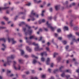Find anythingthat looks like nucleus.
I'll list each match as a JSON object with an SVG mask.
<instances>
[{
  "label": "nucleus",
  "instance_id": "19",
  "mask_svg": "<svg viewBox=\"0 0 79 79\" xmlns=\"http://www.w3.org/2000/svg\"><path fill=\"white\" fill-rule=\"evenodd\" d=\"M37 63V61L35 59H34L33 61V64H36Z\"/></svg>",
  "mask_w": 79,
  "mask_h": 79
},
{
  "label": "nucleus",
  "instance_id": "33",
  "mask_svg": "<svg viewBox=\"0 0 79 79\" xmlns=\"http://www.w3.org/2000/svg\"><path fill=\"white\" fill-rule=\"evenodd\" d=\"M57 72H58V70L57 69H56V70H55L54 71V73H57Z\"/></svg>",
  "mask_w": 79,
  "mask_h": 79
},
{
  "label": "nucleus",
  "instance_id": "32",
  "mask_svg": "<svg viewBox=\"0 0 79 79\" xmlns=\"http://www.w3.org/2000/svg\"><path fill=\"white\" fill-rule=\"evenodd\" d=\"M57 60L58 61H60V60H61V57H58L57 59Z\"/></svg>",
  "mask_w": 79,
  "mask_h": 79
},
{
  "label": "nucleus",
  "instance_id": "24",
  "mask_svg": "<svg viewBox=\"0 0 79 79\" xmlns=\"http://www.w3.org/2000/svg\"><path fill=\"white\" fill-rule=\"evenodd\" d=\"M74 37V36L73 35L71 34L68 35V38H70V37Z\"/></svg>",
  "mask_w": 79,
  "mask_h": 79
},
{
  "label": "nucleus",
  "instance_id": "48",
  "mask_svg": "<svg viewBox=\"0 0 79 79\" xmlns=\"http://www.w3.org/2000/svg\"><path fill=\"white\" fill-rule=\"evenodd\" d=\"M58 39H59V40H61L62 39V38L61 37H59L58 38Z\"/></svg>",
  "mask_w": 79,
  "mask_h": 79
},
{
  "label": "nucleus",
  "instance_id": "15",
  "mask_svg": "<svg viewBox=\"0 0 79 79\" xmlns=\"http://www.w3.org/2000/svg\"><path fill=\"white\" fill-rule=\"evenodd\" d=\"M45 55L46 56H47V53H46V52H44L43 53H41V55L42 56H43V55Z\"/></svg>",
  "mask_w": 79,
  "mask_h": 79
},
{
  "label": "nucleus",
  "instance_id": "50",
  "mask_svg": "<svg viewBox=\"0 0 79 79\" xmlns=\"http://www.w3.org/2000/svg\"><path fill=\"white\" fill-rule=\"evenodd\" d=\"M49 10H50V11L51 12H52V8H51L49 9Z\"/></svg>",
  "mask_w": 79,
  "mask_h": 79
},
{
  "label": "nucleus",
  "instance_id": "61",
  "mask_svg": "<svg viewBox=\"0 0 79 79\" xmlns=\"http://www.w3.org/2000/svg\"><path fill=\"white\" fill-rule=\"evenodd\" d=\"M47 45H48V46H49V45H50V43H49V42H48L47 43Z\"/></svg>",
  "mask_w": 79,
  "mask_h": 79
},
{
  "label": "nucleus",
  "instance_id": "57",
  "mask_svg": "<svg viewBox=\"0 0 79 79\" xmlns=\"http://www.w3.org/2000/svg\"><path fill=\"white\" fill-rule=\"evenodd\" d=\"M32 73H35V71L34 70H31Z\"/></svg>",
  "mask_w": 79,
  "mask_h": 79
},
{
  "label": "nucleus",
  "instance_id": "51",
  "mask_svg": "<svg viewBox=\"0 0 79 79\" xmlns=\"http://www.w3.org/2000/svg\"><path fill=\"white\" fill-rule=\"evenodd\" d=\"M18 18V16H16L15 18V20H16V19Z\"/></svg>",
  "mask_w": 79,
  "mask_h": 79
},
{
  "label": "nucleus",
  "instance_id": "9",
  "mask_svg": "<svg viewBox=\"0 0 79 79\" xmlns=\"http://www.w3.org/2000/svg\"><path fill=\"white\" fill-rule=\"evenodd\" d=\"M9 7H0V12L2 11L3 10H6L7 8H8Z\"/></svg>",
  "mask_w": 79,
  "mask_h": 79
},
{
  "label": "nucleus",
  "instance_id": "35",
  "mask_svg": "<svg viewBox=\"0 0 79 79\" xmlns=\"http://www.w3.org/2000/svg\"><path fill=\"white\" fill-rule=\"evenodd\" d=\"M19 61L20 63H23V60L21 59H19Z\"/></svg>",
  "mask_w": 79,
  "mask_h": 79
},
{
  "label": "nucleus",
  "instance_id": "18",
  "mask_svg": "<svg viewBox=\"0 0 79 79\" xmlns=\"http://www.w3.org/2000/svg\"><path fill=\"white\" fill-rule=\"evenodd\" d=\"M55 8L56 10H58V9L60 8V6H55Z\"/></svg>",
  "mask_w": 79,
  "mask_h": 79
},
{
  "label": "nucleus",
  "instance_id": "26",
  "mask_svg": "<svg viewBox=\"0 0 79 79\" xmlns=\"http://www.w3.org/2000/svg\"><path fill=\"white\" fill-rule=\"evenodd\" d=\"M64 68V66H61L59 68V70L60 71H61V69H63Z\"/></svg>",
  "mask_w": 79,
  "mask_h": 79
},
{
  "label": "nucleus",
  "instance_id": "53",
  "mask_svg": "<svg viewBox=\"0 0 79 79\" xmlns=\"http://www.w3.org/2000/svg\"><path fill=\"white\" fill-rule=\"evenodd\" d=\"M42 39V37H40V39L39 40V41H40Z\"/></svg>",
  "mask_w": 79,
  "mask_h": 79
},
{
  "label": "nucleus",
  "instance_id": "20",
  "mask_svg": "<svg viewBox=\"0 0 79 79\" xmlns=\"http://www.w3.org/2000/svg\"><path fill=\"white\" fill-rule=\"evenodd\" d=\"M20 51L21 52L22 55H24V51L21 49H20Z\"/></svg>",
  "mask_w": 79,
  "mask_h": 79
},
{
  "label": "nucleus",
  "instance_id": "13",
  "mask_svg": "<svg viewBox=\"0 0 79 79\" xmlns=\"http://www.w3.org/2000/svg\"><path fill=\"white\" fill-rule=\"evenodd\" d=\"M2 47H3L4 48H2V50L3 51H4V50H5V48H6V45H5L4 44H2Z\"/></svg>",
  "mask_w": 79,
  "mask_h": 79
},
{
  "label": "nucleus",
  "instance_id": "2",
  "mask_svg": "<svg viewBox=\"0 0 79 79\" xmlns=\"http://www.w3.org/2000/svg\"><path fill=\"white\" fill-rule=\"evenodd\" d=\"M34 16H35L36 18H38L39 17V15L34 13V10H32L31 13V15H30V17H32V19H31V20L33 21L35 20L34 18H32L34 17Z\"/></svg>",
  "mask_w": 79,
  "mask_h": 79
},
{
  "label": "nucleus",
  "instance_id": "6",
  "mask_svg": "<svg viewBox=\"0 0 79 79\" xmlns=\"http://www.w3.org/2000/svg\"><path fill=\"white\" fill-rule=\"evenodd\" d=\"M46 24L48 27H49V28L51 29L52 31H54V29H55L54 28L52 27V26H51V25H50V24L48 23V22H47Z\"/></svg>",
  "mask_w": 79,
  "mask_h": 79
},
{
  "label": "nucleus",
  "instance_id": "23",
  "mask_svg": "<svg viewBox=\"0 0 79 79\" xmlns=\"http://www.w3.org/2000/svg\"><path fill=\"white\" fill-rule=\"evenodd\" d=\"M0 41H4L5 42V39L4 38H0Z\"/></svg>",
  "mask_w": 79,
  "mask_h": 79
},
{
  "label": "nucleus",
  "instance_id": "7",
  "mask_svg": "<svg viewBox=\"0 0 79 79\" xmlns=\"http://www.w3.org/2000/svg\"><path fill=\"white\" fill-rule=\"evenodd\" d=\"M16 64V62L15 61H14L13 63V66L15 69L16 70H17V69H18V70H20V66H19V68H16V66H15V64Z\"/></svg>",
  "mask_w": 79,
  "mask_h": 79
},
{
  "label": "nucleus",
  "instance_id": "52",
  "mask_svg": "<svg viewBox=\"0 0 79 79\" xmlns=\"http://www.w3.org/2000/svg\"><path fill=\"white\" fill-rule=\"evenodd\" d=\"M46 49L47 50H48H48H49V48L46 47Z\"/></svg>",
  "mask_w": 79,
  "mask_h": 79
},
{
  "label": "nucleus",
  "instance_id": "31",
  "mask_svg": "<svg viewBox=\"0 0 79 79\" xmlns=\"http://www.w3.org/2000/svg\"><path fill=\"white\" fill-rule=\"evenodd\" d=\"M4 19H5V20H6V21H8V19L6 17V16H4L3 17Z\"/></svg>",
  "mask_w": 79,
  "mask_h": 79
},
{
  "label": "nucleus",
  "instance_id": "37",
  "mask_svg": "<svg viewBox=\"0 0 79 79\" xmlns=\"http://www.w3.org/2000/svg\"><path fill=\"white\" fill-rule=\"evenodd\" d=\"M26 27H28V29H31V27L29 26H28V25H27V24L26 25Z\"/></svg>",
  "mask_w": 79,
  "mask_h": 79
},
{
  "label": "nucleus",
  "instance_id": "59",
  "mask_svg": "<svg viewBox=\"0 0 79 79\" xmlns=\"http://www.w3.org/2000/svg\"><path fill=\"white\" fill-rule=\"evenodd\" d=\"M25 75H22V77H23V78H24L25 77Z\"/></svg>",
  "mask_w": 79,
  "mask_h": 79
},
{
  "label": "nucleus",
  "instance_id": "38",
  "mask_svg": "<svg viewBox=\"0 0 79 79\" xmlns=\"http://www.w3.org/2000/svg\"><path fill=\"white\" fill-rule=\"evenodd\" d=\"M41 61H45V58H44L42 57L41 58Z\"/></svg>",
  "mask_w": 79,
  "mask_h": 79
},
{
  "label": "nucleus",
  "instance_id": "54",
  "mask_svg": "<svg viewBox=\"0 0 79 79\" xmlns=\"http://www.w3.org/2000/svg\"><path fill=\"white\" fill-rule=\"evenodd\" d=\"M11 73V71H9V70H7V73Z\"/></svg>",
  "mask_w": 79,
  "mask_h": 79
},
{
  "label": "nucleus",
  "instance_id": "3",
  "mask_svg": "<svg viewBox=\"0 0 79 79\" xmlns=\"http://www.w3.org/2000/svg\"><path fill=\"white\" fill-rule=\"evenodd\" d=\"M26 28H23V30L24 31L25 34L26 35H27L28 34H29V35H31L33 31L31 29H29L27 32L26 31Z\"/></svg>",
  "mask_w": 79,
  "mask_h": 79
},
{
  "label": "nucleus",
  "instance_id": "28",
  "mask_svg": "<svg viewBox=\"0 0 79 79\" xmlns=\"http://www.w3.org/2000/svg\"><path fill=\"white\" fill-rule=\"evenodd\" d=\"M57 55H58V53H54L53 55L54 58H55V56H56Z\"/></svg>",
  "mask_w": 79,
  "mask_h": 79
},
{
  "label": "nucleus",
  "instance_id": "56",
  "mask_svg": "<svg viewBox=\"0 0 79 79\" xmlns=\"http://www.w3.org/2000/svg\"><path fill=\"white\" fill-rule=\"evenodd\" d=\"M55 37H58V34H57L55 33Z\"/></svg>",
  "mask_w": 79,
  "mask_h": 79
},
{
  "label": "nucleus",
  "instance_id": "46",
  "mask_svg": "<svg viewBox=\"0 0 79 79\" xmlns=\"http://www.w3.org/2000/svg\"><path fill=\"white\" fill-rule=\"evenodd\" d=\"M14 76V75L13 74H10V77H13V76Z\"/></svg>",
  "mask_w": 79,
  "mask_h": 79
},
{
  "label": "nucleus",
  "instance_id": "30",
  "mask_svg": "<svg viewBox=\"0 0 79 79\" xmlns=\"http://www.w3.org/2000/svg\"><path fill=\"white\" fill-rule=\"evenodd\" d=\"M62 43H63V44H64V45H65V44H66V43H67V42L66 41L64 40L62 41Z\"/></svg>",
  "mask_w": 79,
  "mask_h": 79
},
{
  "label": "nucleus",
  "instance_id": "4",
  "mask_svg": "<svg viewBox=\"0 0 79 79\" xmlns=\"http://www.w3.org/2000/svg\"><path fill=\"white\" fill-rule=\"evenodd\" d=\"M7 38L9 42H12V44H16V43H17V41L15 40V39L13 38L10 39L9 37V36H7Z\"/></svg>",
  "mask_w": 79,
  "mask_h": 79
},
{
  "label": "nucleus",
  "instance_id": "45",
  "mask_svg": "<svg viewBox=\"0 0 79 79\" xmlns=\"http://www.w3.org/2000/svg\"><path fill=\"white\" fill-rule=\"evenodd\" d=\"M31 3H29L26 4V5H27V6H30V5H31Z\"/></svg>",
  "mask_w": 79,
  "mask_h": 79
},
{
  "label": "nucleus",
  "instance_id": "16",
  "mask_svg": "<svg viewBox=\"0 0 79 79\" xmlns=\"http://www.w3.org/2000/svg\"><path fill=\"white\" fill-rule=\"evenodd\" d=\"M45 19H43L42 21L41 20H40L39 21V24H41V23H44V22H45Z\"/></svg>",
  "mask_w": 79,
  "mask_h": 79
},
{
  "label": "nucleus",
  "instance_id": "17",
  "mask_svg": "<svg viewBox=\"0 0 79 79\" xmlns=\"http://www.w3.org/2000/svg\"><path fill=\"white\" fill-rule=\"evenodd\" d=\"M72 41L73 42H77V41L78 42H79V38L77 40H76L75 39V38L73 39Z\"/></svg>",
  "mask_w": 79,
  "mask_h": 79
},
{
  "label": "nucleus",
  "instance_id": "14",
  "mask_svg": "<svg viewBox=\"0 0 79 79\" xmlns=\"http://www.w3.org/2000/svg\"><path fill=\"white\" fill-rule=\"evenodd\" d=\"M26 24V23L24 22H22L19 24V26H21L22 25Z\"/></svg>",
  "mask_w": 79,
  "mask_h": 79
},
{
  "label": "nucleus",
  "instance_id": "64",
  "mask_svg": "<svg viewBox=\"0 0 79 79\" xmlns=\"http://www.w3.org/2000/svg\"><path fill=\"white\" fill-rule=\"evenodd\" d=\"M20 14H25V13L23 12H21V13H20Z\"/></svg>",
  "mask_w": 79,
  "mask_h": 79
},
{
  "label": "nucleus",
  "instance_id": "63",
  "mask_svg": "<svg viewBox=\"0 0 79 79\" xmlns=\"http://www.w3.org/2000/svg\"><path fill=\"white\" fill-rule=\"evenodd\" d=\"M22 18L23 19H25V16H23Z\"/></svg>",
  "mask_w": 79,
  "mask_h": 79
},
{
  "label": "nucleus",
  "instance_id": "55",
  "mask_svg": "<svg viewBox=\"0 0 79 79\" xmlns=\"http://www.w3.org/2000/svg\"><path fill=\"white\" fill-rule=\"evenodd\" d=\"M52 70H51L50 69H48V71H49V73H51V71Z\"/></svg>",
  "mask_w": 79,
  "mask_h": 79
},
{
  "label": "nucleus",
  "instance_id": "34",
  "mask_svg": "<svg viewBox=\"0 0 79 79\" xmlns=\"http://www.w3.org/2000/svg\"><path fill=\"white\" fill-rule=\"evenodd\" d=\"M5 28H6V27H0V29H5Z\"/></svg>",
  "mask_w": 79,
  "mask_h": 79
},
{
  "label": "nucleus",
  "instance_id": "47",
  "mask_svg": "<svg viewBox=\"0 0 79 79\" xmlns=\"http://www.w3.org/2000/svg\"><path fill=\"white\" fill-rule=\"evenodd\" d=\"M39 32H42V29L40 28L39 30Z\"/></svg>",
  "mask_w": 79,
  "mask_h": 79
},
{
  "label": "nucleus",
  "instance_id": "21",
  "mask_svg": "<svg viewBox=\"0 0 79 79\" xmlns=\"http://www.w3.org/2000/svg\"><path fill=\"white\" fill-rule=\"evenodd\" d=\"M35 36L34 35H33L30 36L29 39H35Z\"/></svg>",
  "mask_w": 79,
  "mask_h": 79
},
{
  "label": "nucleus",
  "instance_id": "36",
  "mask_svg": "<svg viewBox=\"0 0 79 79\" xmlns=\"http://www.w3.org/2000/svg\"><path fill=\"white\" fill-rule=\"evenodd\" d=\"M45 77H46V76L45 75H42V78H45Z\"/></svg>",
  "mask_w": 79,
  "mask_h": 79
},
{
  "label": "nucleus",
  "instance_id": "29",
  "mask_svg": "<svg viewBox=\"0 0 79 79\" xmlns=\"http://www.w3.org/2000/svg\"><path fill=\"white\" fill-rule=\"evenodd\" d=\"M61 77H64V76H65V74H64V73H63L62 74H61Z\"/></svg>",
  "mask_w": 79,
  "mask_h": 79
},
{
  "label": "nucleus",
  "instance_id": "1",
  "mask_svg": "<svg viewBox=\"0 0 79 79\" xmlns=\"http://www.w3.org/2000/svg\"><path fill=\"white\" fill-rule=\"evenodd\" d=\"M15 57V56L14 55H11L10 57H8L7 58V63H6L4 64V66H6L7 64H8L10 65V63H11V61H10V58L11 59H14Z\"/></svg>",
  "mask_w": 79,
  "mask_h": 79
},
{
  "label": "nucleus",
  "instance_id": "49",
  "mask_svg": "<svg viewBox=\"0 0 79 79\" xmlns=\"http://www.w3.org/2000/svg\"><path fill=\"white\" fill-rule=\"evenodd\" d=\"M53 65H54V64H53V63L51 64V67H53Z\"/></svg>",
  "mask_w": 79,
  "mask_h": 79
},
{
  "label": "nucleus",
  "instance_id": "42",
  "mask_svg": "<svg viewBox=\"0 0 79 79\" xmlns=\"http://www.w3.org/2000/svg\"><path fill=\"white\" fill-rule=\"evenodd\" d=\"M57 32H61V29H57Z\"/></svg>",
  "mask_w": 79,
  "mask_h": 79
},
{
  "label": "nucleus",
  "instance_id": "58",
  "mask_svg": "<svg viewBox=\"0 0 79 79\" xmlns=\"http://www.w3.org/2000/svg\"><path fill=\"white\" fill-rule=\"evenodd\" d=\"M29 71H27L26 72V74H29Z\"/></svg>",
  "mask_w": 79,
  "mask_h": 79
},
{
  "label": "nucleus",
  "instance_id": "5",
  "mask_svg": "<svg viewBox=\"0 0 79 79\" xmlns=\"http://www.w3.org/2000/svg\"><path fill=\"white\" fill-rule=\"evenodd\" d=\"M33 45H35V46H37V47L35 48V51H37L38 50H43V48H39V46H38V44H35V43H33L32 44Z\"/></svg>",
  "mask_w": 79,
  "mask_h": 79
},
{
  "label": "nucleus",
  "instance_id": "8",
  "mask_svg": "<svg viewBox=\"0 0 79 79\" xmlns=\"http://www.w3.org/2000/svg\"><path fill=\"white\" fill-rule=\"evenodd\" d=\"M76 5V3H73L71 4V5L69 6H68V5H66V8H71V7H72L73 6H74Z\"/></svg>",
  "mask_w": 79,
  "mask_h": 79
},
{
  "label": "nucleus",
  "instance_id": "25",
  "mask_svg": "<svg viewBox=\"0 0 79 79\" xmlns=\"http://www.w3.org/2000/svg\"><path fill=\"white\" fill-rule=\"evenodd\" d=\"M64 30H66L67 31H68V27H64Z\"/></svg>",
  "mask_w": 79,
  "mask_h": 79
},
{
  "label": "nucleus",
  "instance_id": "41",
  "mask_svg": "<svg viewBox=\"0 0 79 79\" xmlns=\"http://www.w3.org/2000/svg\"><path fill=\"white\" fill-rule=\"evenodd\" d=\"M45 12L44 10H43L42 12V13L41 14L42 16H44V13Z\"/></svg>",
  "mask_w": 79,
  "mask_h": 79
},
{
  "label": "nucleus",
  "instance_id": "43",
  "mask_svg": "<svg viewBox=\"0 0 79 79\" xmlns=\"http://www.w3.org/2000/svg\"><path fill=\"white\" fill-rule=\"evenodd\" d=\"M48 19H52V17H49L48 18Z\"/></svg>",
  "mask_w": 79,
  "mask_h": 79
},
{
  "label": "nucleus",
  "instance_id": "12",
  "mask_svg": "<svg viewBox=\"0 0 79 79\" xmlns=\"http://www.w3.org/2000/svg\"><path fill=\"white\" fill-rule=\"evenodd\" d=\"M34 2H35V3H40L42 1L40 0L37 1L36 0H34Z\"/></svg>",
  "mask_w": 79,
  "mask_h": 79
},
{
  "label": "nucleus",
  "instance_id": "62",
  "mask_svg": "<svg viewBox=\"0 0 79 79\" xmlns=\"http://www.w3.org/2000/svg\"><path fill=\"white\" fill-rule=\"evenodd\" d=\"M24 56H25V58H27V57H28V56L27 55H25Z\"/></svg>",
  "mask_w": 79,
  "mask_h": 79
},
{
  "label": "nucleus",
  "instance_id": "60",
  "mask_svg": "<svg viewBox=\"0 0 79 79\" xmlns=\"http://www.w3.org/2000/svg\"><path fill=\"white\" fill-rule=\"evenodd\" d=\"M1 24H3V25H4L5 24V23H4V22H1Z\"/></svg>",
  "mask_w": 79,
  "mask_h": 79
},
{
  "label": "nucleus",
  "instance_id": "10",
  "mask_svg": "<svg viewBox=\"0 0 79 79\" xmlns=\"http://www.w3.org/2000/svg\"><path fill=\"white\" fill-rule=\"evenodd\" d=\"M50 59L49 58H48L47 59V61H46L47 64L48 65L50 64Z\"/></svg>",
  "mask_w": 79,
  "mask_h": 79
},
{
  "label": "nucleus",
  "instance_id": "22",
  "mask_svg": "<svg viewBox=\"0 0 79 79\" xmlns=\"http://www.w3.org/2000/svg\"><path fill=\"white\" fill-rule=\"evenodd\" d=\"M65 72H67V73H71V71L69 69L66 70L65 71Z\"/></svg>",
  "mask_w": 79,
  "mask_h": 79
},
{
  "label": "nucleus",
  "instance_id": "44",
  "mask_svg": "<svg viewBox=\"0 0 79 79\" xmlns=\"http://www.w3.org/2000/svg\"><path fill=\"white\" fill-rule=\"evenodd\" d=\"M68 48H69V46H67L66 47H65V48L66 50H67V49H68Z\"/></svg>",
  "mask_w": 79,
  "mask_h": 79
},
{
  "label": "nucleus",
  "instance_id": "39",
  "mask_svg": "<svg viewBox=\"0 0 79 79\" xmlns=\"http://www.w3.org/2000/svg\"><path fill=\"white\" fill-rule=\"evenodd\" d=\"M32 57H34L35 59H38V57H37L35 56L34 55H32Z\"/></svg>",
  "mask_w": 79,
  "mask_h": 79
},
{
  "label": "nucleus",
  "instance_id": "11",
  "mask_svg": "<svg viewBox=\"0 0 79 79\" xmlns=\"http://www.w3.org/2000/svg\"><path fill=\"white\" fill-rule=\"evenodd\" d=\"M26 49L29 52H31L32 51V50H31V49L29 48V47H27Z\"/></svg>",
  "mask_w": 79,
  "mask_h": 79
},
{
  "label": "nucleus",
  "instance_id": "40",
  "mask_svg": "<svg viewBox=\"0 0 79 79\" xmlns=\"http://www.w3.org/2000/svg\"><path fill=\"white\" fill-rule=\"evenodd\" d=\"M74 30H75V31H76L78 29V27H75L74 28Z\"/></svg>",
  "mask_w": 79,
  "mask_h": 79
},
{
  "label": "nucleus",
  "instance_id": "27",
  "mask_svg": "<svg viewBox=\"0 0 79 79\" xmlns=\"http://www.w3.org/2000/svg\"><path fill=\"white\" fill-rule=\"evenodd\" d=\"M72 22H73V20H71L70 22V26H71V27H72V26H73V24Z\"/></svg>",
  "mask_w": 79,
  "mask_h": 79
}]
</instances>
